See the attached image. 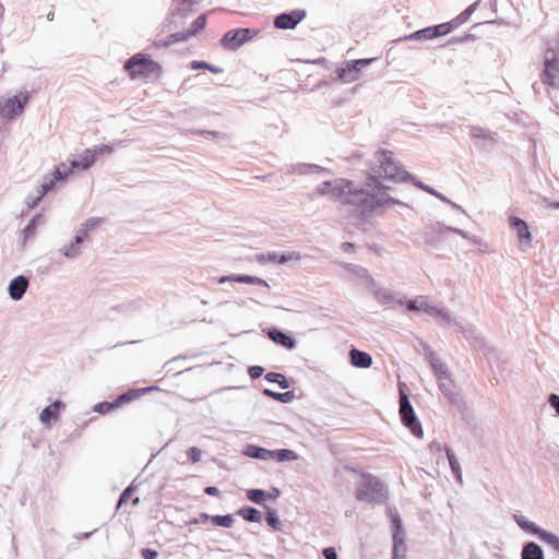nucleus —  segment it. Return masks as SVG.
<instances>
[{"label": "nucleus", "instance_id": "11", "mask_svg": "<svg viewBox=\"0 0 559 559\" xmlns=\"http://www.w3.org/2000/svg\"><path fill=\"white\" fill-rule=\"evenodd\" d=\"M305 16L306 12L304 10H295L290 13H283L275 19L274 25L281 29L294 28L305 19Z\"/></svg>", "mask_w": 559, "mask_h": 559}, {"label": "nucleus", "instance_id": "26", "mask_svg": "<svg viewBox=\"0 0 559 559\" xmlns=\"http://www.w3.org/2000/svg\"><path fill=\"white\" fill-rule=\"evenodd\" d=\"M271 459L276 460L278 462L294 461L297 459V454L292 450L281 449V450L272 451Z\"/></svg>", "mask_w": 559, "mask_h": 559}, {"label": "nucleus", "instance_id": "55", "mask_svg": "<svg viewBox=\"0 0 559 559\" xmlns=\"http://www.w3.org/2000/svg\"><path fill=\"white\" fill-rule=\"evenodd\" d=\"M148 389H141V392L144 393L145 391H147Z\"/></svg>", "mask_w": 559, "mask_h": 559}, {"label": "nucleus", "instance_id": "33", "mask_svg": "<svg viewBox=\"0 0 559 559\" xmlns=\"http://www.w3.org/2000/svg\"><path fill=\"white\" fill-rule=\"evenodd\" d=\"M206 24V15L202 14L200 15L192 24L191 29L189 31L188 35H195L203 31L204 26Z\"/></svg>", "mask_w": 559, "mask_h": 559}, {"label": "nucleus", "instance_id": "48", "mask_svg": "<svg viewBox=\"0 0 559 559\" xmlns=\"http://www.w3.org/2000/svg\"><path fill=\"white\" fill-rule=\"evenodd\" d=\"M257 260L261 263L267 261V255H264V254H259L257 255Z\"/></svg>", "mask_w": 559, "mask_h": 559}, {"label": "nucleus", "instance_id": "3", "mask_svg": "<svg viewBox=\"0 0 559 559\" xmlns=\"http://www.w3.org/2000/svg\"><path fill=\"white\" fill-rule=\"evenodd\" d=\"M540 80L548 87L559 88V55L554 48L545 51Z\"/></svg>", "mask_w": 559, "mask_h": 559}, {"label": "nucleus", "instance_id": "7", "mask_svg": "<svg viewBox=\"0 0 559 559\" xmlns=\"http://www.w3.org/2000/svg\"><path fill=\"white\" fill-rule=\"evenodd\" d=\"M377 58H366L348 61L336 70L337 78L344 83H353L361 78L364 67L370 64Z\"/></svg>", "mask_w": 559, "mask_h": 559}, {"label": "nucleus", "instance_id": "20", "mask_svg": "<svg viewBox=\"0 0 559 559\" xmlns=\"http://www.w3.org/2000/svg\"><path fill=\"white\" fill-rule=\"evenodd\" d=\"M269 337L276 344H280L288 349L294 348L296 345V342L292 336L285 334L284 332L277 329L270 330Z\"/></svg>", "mask_w": 559, "mask_h": 559}, {"label": "nucleus", "instance_id": "39", "mask_svg": "<svg viewBox=\"0 0 559 559\" xmlns=\"http://www.w3.org/2000/svg\"><path fill=\"white\" fill-rule=\"evenodd\" d=\"M290 259H292L290 255L289 257H286V255L277 257L276 253L267 254V261H270V262L285 263V262H287Z\"/></svg>", "mask_w": 559, "mask_h": 559}, {"label": "nucleus", "instance_id": "43", "mask_svg": "<svg viewBox=\"0 0 559 559\" xmlns=\"http://www.w3.org/2000/svg\"><path fill=\"white\" fill-rule=\"evenodd\" d=\"M323 556L325 559H337V554L333 547L323 549Z\"/></svg>", "mask_w": 559, "mask_h": 559}, {"label": "nucleus", "instance_id": "10", "mask_svg": "<svg viewBox=\"0 0 559 559\" xmlns=\"http://www.w3.org/2000/svg\"><path fill=\"white\" fill-rule=\"evenodd\" d=\"M67 164L62 163L58 167H56L55 171L44 178L43 183L38 188L37 197L33 202L32 206L36 205L50 190L53 189L55 185L59 180H64L69 177V171H66Z\"/></svg>", "mask_w": 559, "mask_h": 559}, {"label": "nucleus", "instance_id": "18", "mask_svg": "<svg viewBox=\"0 0 559 559\" xmlns=\"http://www.w3.org/2000/svg\"><path fill=\"white\" fill-rule=\"evenodd\" d=\"M350 362L357 368H369L372 364V358L368 353L353 348L349 352Z\"/></svg>", "mask_w": 559, "mask_h": 559}, {"label": "nucleus", "instance_id": "36", "mask_svg": "<svg viewBox=\"0 0 559 559\" xmlns=\"http://www.w3.org/2000/svg\"><path fill=\"white\" fill-rule=\"evenodd\" d=\"M264 394L273 397L276 401L284 402V403L288 402L290 400V396H292V392L276 393V392H273V391H270V390H265Z\"/></svg>", "mask_w": 559, "mask_h": 559}, {"label": "nucleus", "instance_id": "29", "mask_svg": "<svg viewBox=\"0 0 559 559\" xmlns=\"http://www.w3.org/2000/svg\"><path fill=\"white\" fill-rule=\"evenodd\" d=\"M126 70L129 71L130 78L135 79L138 68H140V53L132 56L124 66Z\"/></svg>", "mask_w": 559, "mask_h": 559}, {"label": "nucleus", "instance_id": "2", "mask_svg": "<svg viewBox=\"0 0 559 559\" xmlns=\"http://www.w3.org/2000/svg\"><path fill=\"white\" fill-rule=\"evenodd\" d=\"M114 153V147L107 144L95 145L91 148L84 150L76 159L70 162L67 165L66 171H69V176L78 170H88L99 158L109 156Z\"/></svg>", "mask_w": 559, "mask_h": 559}, {"label": "nucleus", "instance_id": "44", "mask_svg": "<svg viewBox=\"0 0 559 559\" xmlns=\"http://www.w3.org/2000/svg\"><path fill=\"white\" fill-rule=\"evenodd\" d=\"M549 402H550L551 406L555 407L556 412L559 414V396L556 394H551L549 396Z\"/></svg>", "mask_w": 559, "mask_h": 559}, {"label": "nucleus", "instance_id": "12", "mask_svg": "<svg viewBox=\"0 0 559 559\" xmlns=\"http://www.w3.org/2000/svg\"><path fill=\"white\" fill-rule=\"evenodd\" d=\"M139 396H140L139 390H131V391L118 396L115 400V402H112V403L105 402V403L97 404L95 406V411L99 412V413H108V412L112 411L114 408L123 405L124 403L138 400Z\"/></svg>", "mask_w": 559, "mask_h": 559}, {"label": "nucleus", "instance_id": "31", "mask_svg": "<svg viewBox=\"0 0 559 559\" xmlns=\"http://www.w3.org/2000/svg\"><path fill=\"white\" fill-rule=\"evenodd\" d=\"M445 453H447V457L449 460L452 472L460 478L461 477V467H460V464H459L454 453L449 448H445Z\"/></svg>", "mask_w": 559, "mask_h": 559}, {"label": "nucleus", "instance_id": "37", "mask_svg": "<svg viewBox=\"0 0 559 559\" xmlns=\"http://www.w3.org/2000/svg\"><path fill=\"white\" fill-rule=\"evenodd\" d=\"M187 456L192 463H198L201 461L202 451L197 447H192L187 451Z\"/></svg>", "mask_w": 559, "mask_h": 559}, {"label": "nucleus", "instance_id": "9", "mask_svg": "<svg viewBox=\"0 0 559 559\" xmlns=\"http://www.w3.org/2000/svg\"><path fill=\"white\" fill-rule=\"evenodd\" d=\"M380 169L379 176L393 179V180H403L405 178L406 173L402 170L392 159V153L388 151H382L380 153Z\"/></svg>", "mask_w": 559, "mask_h": 559}, {"label": "nucleus", "instance_id": "35", "mask_svg": "<svg viewBox=\"0 0 559 559\" xmlns=\"http://www.w3.org/2000/svg\"><path fill=\"white\" fill-rule=\"evenodd\" d=\"M40 218H41L40 215H36L35 217H33L29 221V223L27 224V226L23 230L25 239L34 235L35 229H36L37 221L40 219Z\"/></svg>", "mask_w": 559, "mask_h": 559}, {"label": "nucleus", "instance_id": "19", "mask_svg": "<svg viewBox=\"0 0 559 559\" xmlns=\"http://www.w3.org/2000/svg\"><path fill=\"white\" fill-rule=\"evenodd\" d=\"M62 407L60 401H56L51 405L43 409L39 415V419L44 425H49L51 420H57L59 417V411Z\"/></svg>", "mask_w": 559, "mask_h": 559}, {"label": "nucleus", "instance_id": "6", "mask_svg": "<svg viewBox=\"0 0 559 559\" xmlns=\"http://www.w3.org/2000/svg\"><path fill=\"white\" fill-rule=\"evenodd\" d=\"M28 102L27 94H20L12 97H1L0 98V118L3 119H14L16 116H20L23 110L24 106Z\"/></svg>", "mask_w": 559, "mask_h": 559}, {"label": "nucleus", "instance_id": "24", "mask_svg": "<svg viewBox=\"0 0 559 559\" xmlns=\"http://www.w3.org/2000/svg\"><path fill=\"white\" fill-rule=\"evenodd\" d=\"M251 37H223L221 45L228 50H235L243 45Z\"/></svg>", "mask_w": 559, "mask_h": 559}, {"label": "nucleus", "instance_id": "41", "mask_svg": "<svg viewBox=\"0 0 559 559\" xmlns=\"http://www.w3.org/2000/svg\"><path fill=\"white\" fill-rule=\"evenodd\" d=\"M435 371H436V376H437L439 381H441V380H443L445 378H449V373H448L447 369L443 368L442 365L435 366Z\"/></svg>", "mask_w": 559, "mask_h": 559}, {"label": "nucleus", "instance_id": "49", "mask_svg": "<svg viewBox=\"0 0 559 559\" xmlns=\"http://www.w3.org/2000/svg\"><path fill=\"white\" fill-rule=\"evenodd\" d=\"M212 515H209L207 513H200V520L201 521H207L211 520Z\"/></svg>", "mask_w": 559, "mask_h": 559}, {"label": "nucleus", "instance_id": "25", "mask_svg": "<svg viewBox=\"0 0 559 559\" xmlns=\"http://www.w3.org/2000/svg\"><path fill=\"white\" fill-rule=\"evenodd\" d=\"M243 520L249 522H260L261 513L252 507H243L237 512Z\"/></svg>", "mask_w": 559, "mask_h": 559}, {"label": "nucleus", "instance_id": "38", "mask_svg": "<svg viewBox=\"0 0 559 559\" xmlns=\"http://www.w3.org/2000/svg\"><path fill=\"white\" fill-rule=\"evenodd\" d=\"M103 223L102 218L93 217L86 221L84 224V228L86 231L95 229L97 226H99Z\"/></svg>", "mask_w": 559, "mask_h": 559}, {"label": "nucleus", "instance_id": "5", "mask_svg": "<svg viewBox=\"0 0 559 559\" xmlns=\"http://www.w3.org/2000/svg\"><path fill=\"white\" fill-rule=\"evenodd\" d=\"M475 5H476V3L472 4L463 13H461L459 16H456L455 19H453L450 22L416 31L412 35H416V36H419V35H448L449 33L455 31L461 24H463L467 21L471 13L475 9Z\"/></svg>", "mask_w": 559, "mask_h": 559}, {"label": "nucleus", "instance_id": "34", "mask_svg": "<svg viewBox=\"0 0 559 559\" xmlns=\"http://www.w3.org/2000/svg\"><path fill=\"white\" fill-rule=\"evenodd\" d=\"M250 456L261 460H267L272 457V451L263 449V448H253L249 453Z\"/></svg>", "mask_w": 559, "mask_h": 559}, {"label": "nucleus", "instance_id": "4", "mask_svg": "<svg viewBox=\"0 0 559 559\" xmlns=\"http://www.w3.org/2000/svg\"><path fill=\"white\" fill-rule=\"evenodd\" d=\"M383 484L370 474H361V479L357 486L356 499L359 501L373 502L379 496H382Z\"/></svg>", "mask_w": 559, "mask_h": 559}, {"label": "nucleus", "instance_id": "27", "mask_svg": "<svg viewBox=\"0 0 559 559\" xmlns=\"http://www.w3.org/2000/svg\"><path fill=\"white\" fill-rule=\"evenodd\" d=\"M247 498L254 503H262L266 498H271L265 491L261 489H249L246 493Z\"/></svg>", "mask_w": 559, "mask_h": 559}, {"label": "nucleus", "instance_id": "32", "mask_svg": "<svg viewBox=\"0 0 559 559\" xmlns=\"http://www.w3.org/2000/svg\"><path fill=\"white\" fill-rule=\"evenodd\" d=\"M265 379L267 381H270V382L278 383L282 389H287L288 388V382H287L286 378L282 373L269 372L265 376Z\"/></svg>", "mask_w": 559, "mask_h": 559}, {"label": "nucleus", "instance_id": "54", "mask_svg": "<svg viewBox=\"0 0 559 559\" xmlns=\"http://www.w3.org/2000/svg\"><path fill=\"white\" fill-rule=\"evenodd\" d=\"M275 492L276 493L273 496L274 498L280 493V490L276 489Z\"/></svg>", "mask_w": 559, "mask_h": 559}, {"label": "nucleus", "instance_id": "28", "mask_svg": "<svg viewBox=\"0 0 559 559\" xmlns=\"http://www.w3.org/2000/svg\"><path fill=\"white\" fill-rule=\"evenodd\" d=\"M190 68L192 70L206 69L215 74L222 73L224 71L223 68H221V67H216V66L210 64L205 61H198V60L192 61L190 63Z\"/></svg>", "mask_w": 559, "mask_h": 559}, {"label": "nucleus", "instance_id": "45", "mask_svg": "<svg viewBox=\"0 0 559 559\" xmlns=\"http://www.w3.org/2000/svg\"><path fill=\"white\" fill-rule=\"evenodd\" d=\"M156 556H157V552L155 550H151V549L142 550V557H144V559H155Z\"/></svg>", "mask_w": 559, "mask_h": 559}, {"label": "nucleus", "instance_id": "42", "mask_svg": "<svg viewBox=\"0 0 559 559\" xmlns=\"http://www.w3.org/2000/svg\"><path fill=\"white\" fill-rule=\"evenodd\" d=\"M263 371H264L263 368L260 366H253V367L249 368V374L252 379L260 378L262 376Z\"/></svg>", "mask_w": 559, "mask_h": 559}, {"label": "nucleus", "instance_id": "17", "mask_svg": "<svg viewBox=\"0 0 559 559\" xmlns=\"http://www.w3.org/2000/svg\"><path fill=\"white\" fill-rule=\"evenodd\" d=\"M162 75V67L148 59L147 57L142 56V76L156 80Z\"/></svg>", "mask_w": 559, "mask_h": 559}, {"label": "nucleus", "instance_id": "16", "mask_svg": "<svg viewBox=\"0 0 559 559\" xmlns=\"http://www.w3.org/2000/svg\"><path fill=\"white\" fill-rule=\"evenodd\" d=\"M28 286V281L24 276H17L11 281L9 285V293L12 299L19 300L22 298Z\"/></svg>", "mask_w": 559, "mask_h": 559}, {"label": "nucleus", "instance_id": "21", "mask_svg": "<svg viewBox=\"0 0 559 559\" xmlns=\"http://www.w3.org/2000/svg\"><path fill=\"white\" fill-rule=\"evenodd\" d=\"M524 527L526 530H528L530 532L537 534L542 540H544L545 543L549 544L555 549L559 550V537L558 536H556V535H554L551 533L538 530L535 526V524H533V523L526 524Z\"/></svg>", "mask_w": 559, "mask_h": 559}, {"label": "nucleus", "instance_id": "13", "mask_svg": "<svg viewBox=\"0 0 559 559\" xmlns=\"http://www.w3.org/2000/svg\"><path fill=\"white\" fill-rule=\"evenodd\" d=\"M409 311H424L430 316H443V311L436 306L429 305L426 297H418L406 302Z\"/></svg>", "mask_w": 559, "mask_h": 559}, {"label": "nucleus", "instance_id": "8", "mask_svg": "<svg viewBox=\"0 0 559 559\" xmlns=\"http://www.w3.org/2000/svg\"><path fill=\"white\" fill-rule=\"evenodd\" d=\"M400 415L403 424L411 429L416 437L423 436L420 423L417 420L414 409L408 401V397L401 393L400 397Z\"/></svg>", "mask_w": 559, "mask_h": 559}, {"label": "nucleus", "instance_id": "52", "mask_svg": "<svg viewBox=\"0 0 559 559\" xmlns=\"http://www.w3.org/2000/svg\"><path fill=\"white\" fill-rule=\"evenodd\" d=\"M550 207H552V209H559V202L551 203V204H550Z\"/></svg>", "mask_w": 559, "mask_h": 559}, {"label": "nucleus", "instance_id": "22", "mask_svg": "<svg viewBox=\"0 0 559 559\" xmlns=\"http://www.w3.org/2000/svg\"><path fill=\"white\" fill-rule=\"evenodd\" d=\"M226 282H237L243 284H261L262 280L251 275H226L218 278V283L223 284Z\"/></svg>", "mask_w": 559, "mask_h": 559}, {"label": "nucleus", "instance_id": "23", "mask_svg": "<svg viewBox=\"0 0 559 559\" xmlns=\"http://www.w3.org/2000/svg\"><path fill=\"white\" fill-rule=\"evenodd\" d=\"M522 559H544L543 551L535 543H528L522 550Z\"/></svg>", "mask_w": 559, "mask_h": 559}, {"label": "nucleus", "instance_id": "47", "mask_svg": "<svg viewBox=\"0 0 559 559\" xmlns=\"http://www.w3.org/2000/svg\"><path fill=\"white\" fill-rule=\"evenodd\" d=\"M248 35L249 34V29H237V31H229L227 32L225 35H235V36H238V35Z\"/></svg>", "mask_w": 559, "mask_h": 559}, {"label": "nucleus", "instance_id": "30", "mask_svg": "<svg viewBox=\"0 0 559 559\" xmlns=\"http://www.w3.org/2000/svg\"><path fill=\"white\" fill-rule=\"evenodd\" d=\"M211 522L216 526L231 527L234 524V518L230 514L227 515H212Z\"/></svg>", "mask_w": 559, "mask_h": 559}, {"label": "nucleus", "instance_id": "40", "mask_svg": "<svg viewBox=\"0 0 559 559\" xmlns=\"http://www.w3.org/2000/svg\"><path fill=\"white\" fill-rule=\"evenodd\" d=\"M266 522L274 530H280V520L276 518V515L274 513L269 512V514L266 516Z\"/></svg>", "mask_w": 559, "mask_h": 559}, {"label": "nucleus", "instance_id": "46", "mask_svg": "<svg viewBox=\"0 0 559 559\" xmlns=\"http://www.w3.org/2000/svg\"><path fill=\"white\" fill-rule=\"evenodd\" d=\"M204 492L209 496H218L219 495V490L214 486L205 487Z\"/></svg>", "mask_w": 559, "mask_h": 559}, {"label": "nucleus", "instance_id": "14", "mask_svg": "<svg viewBox=\"0 0 559 559\" xmlns=\"http://www.w3.org/2000/svg\"><path fill=\"white\" fill-rule=\"evenodd\" d=\"M134 492H135V487L134 486H130L128 487L121 495L119 501H118V506H117V510L119 512H128L129 511V507L131 508H134L138 502H139V498L138 497H134Z\"/></svg>", "mask_w": 559, "mask_h": 559}, {"label": "nucleus", "instance_id": "51", "mask_svg": "<svg viewBox=\"0 0 559 559\" xmlns=\"http://www.w3.org/2000/svg\"><path fill=\"white\" fill-rule=\"evenodd\" d=\"M3 11H4V8H3L2 3H0V19H2Z\"/></svg>", "mask_w": 559, "mask_h": 559}, {"label": "nucleus", "instance_id": "1", "mask_svg": "<svg viewBox=\"0 0 559 559\" xmlns=\"http://www.w3.org/2000/svg\"><path fill=\"white\" fill-rule=\"evenodd\" d=\"M321 195H329L344 204L355 205L364 212L390 204L392 199L386 194L384 186L371 177L364 188L343 178L324 181L318 186Z\"/></svg>", "mask_w": 559, "mask_h": 559}, {"label": "nucleus", "instance_id": "53", "mask_svg": "<svg viewBox=\"0 0 559 559\" xmlns=\"http://www.w3.org/2000/svg\"><path fill=\"white\" fill-rule=\"evenodd\" d=\"M75 241L76 243H80L82 241V238L80 236H76Z\"/></svg>", "mask_w": 559, "mask_h": 559}, {"label": "nucleus", "instance_id": "50", "mask_svg": "<svg viewBox=\"0 0 559 559\" xmlns=\"http://www.w3.org/2000/svg\"><path fill=\"white\" fill-rule=\"evenodd\" d=\"M199 1L200 0H182L183 3L190 4V5L197 4Z\"/></svg>", "mask_w": 559, "mask_h": 559}, {"label": "nucleus", "instance_id": "15", "mask_svg": "<svg viewBox=\"0 0 559 559\" xmlns=\"http://www.w3.org/2000/svg\"><path fill=\"white\" fill-rule=\"evenodd\" d=\"M510 224L511 227L516 231L520 241L525 245H530L532 241V235L527 224L519 217H512L510 219Z\"/></svg>", "mask_w": 559, "mask_h": 559}]
</instances>
